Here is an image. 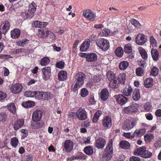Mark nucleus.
Segmentation results:
<instances>
[{"mask_svg":"<svg viewBox=\"0 0 161 161\" xmlns=\"http://www.w3.org/2000/svg\"><path fill=\"white\" fill-rule=\"evenodd\" d=\"M124 50L125 53H130L132 50L131 45L129 43L126 44L124 47Z\"/></svg>","mask_w":161,"mask_h":161,"instance_id":"nucleus-46","label":"nucleus"},{"mask_svg":"<svg viewBox=\"0 0 161 161\" xmlns=\"http://www.w3.org/2000/svg\"><path fill=\"white\" fill-rule=\"evenodd\" d=\"M11 143L12 146L15 148L19 143V141L18 138L16 137L12 138L11 140Z\"/></svg>","mask_w":161,"mask_h":161,"instance_id":"nucleus-47","label":"nucleus"},{"mask_svg":"<svg viewBox=\"0 0 161 161\" xmlns=\"http://www.w3.org/2000/svg\"><path fill=\"white\" fill-rule=\"evenodd\" d=\"M152 155V153L151 152L148 150H145L142 157L145 158H149L151 157Z\"/></svg>","mask_w":161,"mask_h":161,"instance_id":"nucleus-55","label":"nucleus"},{"mask_svg":"<svg viewBox=\"0 0 161 161\" xmlns=\"http://www.w3.org/2000/svg\"><path fill=\"white\" fill-rule=\"evenodd\" d=\"M116 100L118 103L122 105L127 102L128 99L126 97L120 94L117 96Z\"/></svg>","mask_w":161,"mask_h":161,"instance_id":"nucleus-15","label":"nucleus"},{"mask_svg":"<svg viewBox=\"0 0 161 161\" xmlns=\"http://www.w3.org/2000/svg\"><path fill=\"white\" fill-rule=\"evenodd\" d=\"M35 92L27 91L25 92L24 95L27 97H34L35 96Z\"/></svg>","mask_w":161,"mask_h":161,"instance_id":"nucleus-50","label":"nucleus"},{"mask_svg":"<svg viewBox=\"0 0 161 161\" xmlns=\"http://www.w3.org/2000/svg\"><path fill=\"white\" fill-rule=\"evenodd\" d=\"M110 33L109 30L108 29H104L101 30L99 32V35L101 36H106L108 35Z\"/></svg>","mask_w":161,"mask_h":161,"instance_id":"nucleus-44","label":"nucleus"},{"mask_svg":"<svg viewBox=\"0 0 161 161\" xmlns=\"http://www.w3.org/2000/svg\"><path fill=\"white\" fill-rule=\"evenodd\" d=\"M136 73L138 76H142L144 74V71L142 68L139 67L136 69Z\"/></svg>","mask_w":161,"mask_h":161,"instance_id":"nucleus-54","label":"nucleus"},{"mask_svg":"<svg viewBox=\"0 0 161 161\" xmlns=\"http://www.w3.org/2000/svg\"><path fill=\"white\" fill-rule=\"evenodd\" d=\"M109 92L108 90L106 88L103 89L101 92V98L104 101L106 100L108 97Z\"/></svg>","mask_w":161,"mask_h":161,"instance_id":"nucleus-21","label":"nucleus"},{"mask_svg":"<svg viewBox=\"0 0 161 161\" xmlns=\"http://www.w3.org/2000/svg\"><path fill=\"white\" fill-rule=\"evenodd\" d=\"M58 77L60 80L64 81L67 78V73L65 71H61L58 73Z\"/></svg>","mask_w":161,"mask_h":161,"instance_id":"nucleus-25","label":"nucleus"},{"mask_svg":"<svg viewBox=\"0 0 161 161\" xmlns=\"http://www.w3.org/2000/svg\"><path fill=\"white\" fill-rule=\"evenodd\" d=\"M130 161H141V160L138 157L132 156L130 158Z\"/></svg>","mask_w":161,"mask_h":161,"instance_id":"nucleus-64","label":"nucleus"},{"mask_svg":"<svg viewBox=\"0 0 161 161\" xmlns=\"http://www.w3.org/2000/svg\"><path fill=\"white\" fill-rule=\"evenodd\" d=\"M106 143V141L104 139L100 137L96 140L95 145L99 149L102 148L105 146Z\"/></svg>","mask_w":161,"mask_h":161,"instance_id":"nucleus-11","label":"nucleus"},{"mask_svg":"<svg viewBox=\"0 0 161 161\" xmlns=\"http://www.w3.org/2000/svg\"><path fill=\"white\" fill-rule=\"evenodd\" d=\"M20 31L19 29H14L11 31V36L13 38H17L20 36Z\"/></svg>","mask_w":161,"mask_h":161,"instance_id":"nucleus-23","label":"nucleus"},{"mask_svg":"<svg viewBox=\"0 0 161 161\" xmlns=\"http://www.w3.org/2000/svg\"><path fill=\"white\" fill-rule=\"evenodd\" d=\"M88 91L86 88H82L81 90L80 96L82 97H86L88 94Z\"/></svg>","mask_w":161,"mask_h":161,"instance_id":"nucleus-52","label":"nucleus"},{"mask_svg":"<svg viewBox=\"0 0 161 161\" xmlns=\"http://www.w3.org/2000/svg\"><path fill=\"white\" fill-rule=\"evenodd\" d=\"M145 132L146 129H142L139 130H136L134 133L132 137L141 136L143 135Z\"/></svg>","mask_w":161,"mask_h":161,"instance_id":"nucleus-20","label":"nucleus"},{"mask_svg":"<svg viewBox=\"0 0 161 161\" xmlns=\"http://www.w3.org/2000/svg\"><path fill=\"white\" fill-rule=\"evenodd\" d=\"M106 76L109 80L116 79L115 74L111 71H109L107 72Z\"/></svg>","mask_w":161,"mask_h":161,"instance_id":"nucleus-37","label":"nucleus"},{"mask_svg":"<svg viewBox=\"0 0 161 161\" xmlns=\"http://www.w3.org/2000/svg\"><path fill=\"white\" fill-rule=\"evenodd\" d=\"M25 50L24 48H20L17 49H14L12 51V53L14 54H19L21 56L23 55V53H25Z\"/></svg>","mask_w":161,"mask_h":161,"instance_id":"nucleus-45","label":"nucleus"},{"mask_svg":"<svg viewBox=\"0 0 161 161\" xmlns=\"http://www.w3.org/2000/svg\"><path fill=\"white\" fill-rule=\"evenodd\" d=\"M102 78V75H94L91 77V80L94 83L99 82Z\"/></svg>","mask_w":161,"mask_h":161,"instance_id":"nucleus-36","label":"nucleus"},{"mask_svg":"<svg viewBox=\"0 0 161 161\" xmlns=\"http://www.w3.org/2000/svg\"><path fill=\"white\" fill-rule=\"evenodd\" d=\"M90 45V41L89 39H86L82 43L80 47V50L82 51H86L88 49Z\"/></svg>","mask_w":161,"mask_h":161,"instance_id":"nucleus-14","label":"nucleus"},{"mask_svg":"<svg viewBox=\"0 0 161 161\" xmlns=\"http://www.w3.org/2000/svg\"><path fill=\"white\" fill-rule=\"evenodd\" d=\"M37 35L39 37L41 38L46 37L45 31H44L42 30L41 29H39L38 30Z\"/></svg>","mask_w":161,"mask_h":161,"instance_id":"nucleus-58","label":"nucleus"},{"mask_svg":"<svg viewBox=\"0 0 161 161\" xmlns=\"http://www.w3.org/2000/svg\"><path fill=\"white\" fill-rule=\"evenodd\" d=\"M63 147L66 152L70 153L73 148V142L69 139L66 140L64 143Z\"/></svg>","mask_w":161,"mask_h":161,"instance_id":"nucleus-7","label":"nucleus"},{"mask_svg":"<svg viewBox=\"0 0 161 161\" xmlns=\"http://www.w3.org/2000/svg\"><path fill=\"white\" fill-rule=\"evenodd\" d=\"M109 86L112 88H117L119 86V84L117 82V80L116 79L113 80H110L109 83Z\"/></svg>","mask_w":161,"mask_h":161,"instance_id":"nucleus-35","label":"nucleus"},{"mask_svg":"<svg viewBox=\"0 0 161 161\" xmlns=\"http://www.w3.org/2000/svg\"><path fill=\"white\" fill-rule=\"evenodd\" d=\"M97 60V55L94 53H88L86 61L88 62H95Z\"/></svg>","mask_w":161,"mask_h":161,"instance_id":"nucleus-17","label":"nucleus"},{"mask_svg":"<svg viewBox=\"0 0 161 161\" xmlns=\"http://www.w3.org/2000/svg\"><path fill=\"white\" fill-rule=\"evenodd\" d=\"M153 80L151 78H149L146 79L144 82V84L145 87L147 88H149L151 87L153 85Z\"/></svg>","mask_w":161,"mask_h":161,"instance_id":"nucleus-32","label":"nucleus"},{"mask_svg":"<svg viewBox=\"0 0 161 161\" xmlns=\"http://www.w3.org/2000/svg\"><path fill=\"white\" fill-rule=\"evenodd\" d=\"M22 105L25 108H31L35 105V103L32 101H28L23 102Z\"/></svg>","mask_w":161,"mask_h":161,"instance_id":"nucleus-31","label":"nucleus"},{"mask_svg":"<svg viewBox=\"0 0 161 161\" xmlns=\"http://www.w3.org/2000/svg\"><path fill=\"white\" fill-rule=\"evenodd\" d=\"M138 49L142 58L145 59H147V54L145 50L141 47H139Z\"/></svg>","mask_w":161,"mask_h":161,"instance_id":"nucleus-34","label":"nucleus"},{"mask_svg":"<svg viewBox=\"0 0 161 161\" xmlns=\"http://www.w3.org/2000/svg\"><path fill=\"white\" fill-rule=\"evenodd\" d=\"M24 120L23 119H18L15 121L14 123V129L17 130L21 128L24 124Z\"/></svg>","mask_w":161,"mask_h":161,"instance_id":"nucleus-18","label":"nucleus"},{"mask_svg":"<svg viewBox=\"0 0 161 161\" xmlns=\"http://www.w3.org/2000/svg\"><path fill=\"white\" fill-rule=\"evenodd\" d=\"M152 58L154 60L156 61L158 58L159 53L158 50L156 49L152 48L151 51Z\"/></svg>","mask_w":161,"mask_h":161,"instance_id":"nucleus-30","label":"nucleus"},{"mask_svg":"<svg viewBox=\"0 0 161 161\" xmlns=\"http://www.w3.org/2000/svg\"><path fill=\"white\" fill-rule=\"evenodd\" d=\"M34 14L35 13L30 11L28 10L27 12L22 13L21 15L24 19L28 18H31L34 16Z\"/></svg>","mask_w":161,"mask_h":161,"instance_id":"nucleus-27","label":"nucleus"},{"mask_svg":"<svg viewBox=\"0 0 161 161\" xmlns=\"http://www.w3.org/2000/svg\"><path fill=\"white\" fill-rule=\"evenodd\" d=\"M103 125L104 127L110 128L112 125L111 117L109 116H106L103 120Z\"/></svg>","mask_w":161,"mask_h":161,"instance_id":"nucleus-12","label":"nucleus"},{"mask_svg":"<svg viewBox=\"0 0 161 161\" xmlns=\"http://www.w3.org/2000/svg\"><path fill=\"white\" fill-rule=\"evenodd\" d=\"M1 27L3 30V33H5L10 28V23L8 21H5L1 24Z\"/></svg>","mask_w":161,"mask_h":161,"instance_id":"nucleus-19","label":"nucleus"},{"mask_svg":"<svg viewBox=\"0 0 161 161\" xmlns=\"http://www.w3.org/2000/svg\"><path fill=\"white\" fill-rule=\"evenodd\" d=\"M34 97L38 99H42V91H36Z\"/></svg>","mask_w":161,"mask_h":161,"instance_id":"nucleus-59","label":"nucleus"},{"mask_svg":"<svg viewBox=\"0 0 161 161\" xmlns=\"http://www.w3.org/2000/svg\"><path fill=\"white\" fill-rule=\"evenodd\" d=\"M43 115L42 112L40 110H36L33 113L32 119L33 121L36 122L41 120Z\"/></svg>","mask_w":161,"mask_h":161,"instance_id":"nucleus-8","label":"nucleus"},{"mask_svg":"<svg viewBox=\"0 0 161 161\" xmlns=\"http://www.w3.org/2000/svg\"><path fill=\"white\" fill-rule=\"evenodd\" d=\"M158 69L157 68L154 67L151 71V74L153 76H156L158 75Z\"/></svg>","mask_w":161,"mask_h":161,"instance_id":"nucleus-53","label":"nucleus"},{"mask_svg":"<svg viewBox=\"0 0 161 161\" xmlns=\"http://www.w3.org/2000/svg\"><path fill=\"white\" fill-rule=\"evenodd\" d=\"M53 95L50 92H42V100H48L52 98Z\"/></svg>","mask_w":161,"mask_h":161,"instance_id":"nucleus-22","label":"nucleus"},{"mask_svg":"<svg viewBox=\"0 0 161 161\" xmlns=\"http://www.w3.org/2000/svg\"><path fill=\"white\" fill-rule=\"evenodd\" d=\"M73 158L74 159L81 160L84 159V157L83 156V154L82 153H80L79 155L74 156Z\"/></svg>","mask_w":161,"mask_h":161,"instance_id":"nucleus-63","label":"nucleus"},{"mask_svg":"<svg viewBox=\"0 0 161 161\" xmlns=\"http://www.w3.org/2000/svg\"><path fill=\"white\" fill-rule=\"evenodd\" d=\"M102 112L101 111H98L97 112L94 114L93 118L92 121L94 123L97 122L99 117L102 115Z\"/></svg>","mask_w":161,"mask_h":161,"instance_id":"nucleus-43","label":"nucleus"},{"mask_svg":"<svg viewBox=\"0 0 161 161\" xmlns=\"http://www.w3.org/2000/svg\"><path fill=\"white\" fill-rule=\"evenodd\" d=\"M130 22L131 24L137 29H140L142 27V25L139 22L135 19H131L130 20Z\"/></svg>","mask_w":161,"mask_h":161,"instance_id":"nucleus-38","label":"nucleus"},{"mask_svg":"<svg viewBox=\"0 0 161 161\" xmlns=\"http://www.w3.org/2000/svg\"><path fill=\"white\" fill-rule=\"evenodd\" d=\"M150 42L151 45L153 47H157V42L153 36L150 37Z\"/></svg>","mask_w":161,"mask_h":161,"instance_id":"nucleus-51","label":"nucleus"},{"mask_svg":"<svg viewBox=\"0 0 161 161\" xmlns=\"http://www.w3.org/2000/svg\"><path fill=\"white\" fill-rule=\"evenodd\" d=\"M77 118L80 120H84L87 118V113L83 108H80L76 112Z\"/></svg>","mask_w":161,"mask_h":161,"instance_id":"nucleus-6","label":"nucleus"},{"mask_svg":"<svg viewBox=\"0 0 161 161\" xmlns=\"http://www.w3.org/2000/svg\"><path fill=\"white\" fill-rule=\"evenodd\" d=\"M147 40L146 36L143 34H139L136 38V43L139 45H142L144 44Z\"/></svg>","mask_w":161,"mask_h":161,"instance_id":"nucleus-10","label":"nucleus"},{"mask_svg":"<svg viewBox=\"0 0 161 161\" xmlns=\"http://www.w3.org/2000/svg\"><path fill=\"white\" fill-rule=\"evenodd\" d=\"M132 92V89L131 86L129 85L126 86L122 90L123 94L126 96H130Z\"/></svg>","mask_w":161,"mask_h":161,"instance_id":"nucleus-16","label":"nucleus"},{"mask_svg":"<svg viewBox=\"0 0 161 161\" xmlns=\"http://www.w3.org/2000/svg\"><path fill=\"white\" fill-rule=\"evenodd\" d=\"M7 108L11 113H14L16 110V108L15 104L13 103H11L7 106Z\"/></svg>","mask_w":161,"mask_h":161,"instance_id":"nucleus-41","label":"nucleus"},{"mask_svg":"<svg viewBox=\"0 0 161 161\" xmlns=\"http://www.w3.org/2000/svg\"><path fill=\"white\" fill-rule=\"evenodd\" d=\"M7 118L6 113L3 112L0 113V121L3 122L6 120Z\"/></svg>","mask_w":161,"mask_h":161,"instance_id":"nucleus-57","label":"nucleus"},{"mask_svg":"<svg viewBox=\"0 0 161 161\" xmlns=\"http://www.w3.org/2000/svg\"><path fill=\"white\" fill-rule=\"evenodd\" d=\"M43 79L45 80H48L51 75V68L49 67H45L42 69Z\"/></svg>","mask_w":161,"mask_h":161,"instance_id":"nucleus-9","label":"nucleus"},{"mask_svg":"<svg viewBox=\"0 0 161 161\" xmlns=\"http://www.w3.org/2000/svg\"><path fill=\"white\" fill-rule=\"evenodd\" d=\"M29 42V41L27 39H25L22 41H20L17 42V44L21 46H23L24 45L28 43Z\"/></svg>","mask_w":161,"mask_h":161,"instance_id":"nucleus-60","label":"nucleus"},{"mask_svg":"<svg viewBox=\"0 0 161 161\" xmlns=\"http://www.w3.org/2000/svg\"><path fill=\"white\" fill-rule=\"evenodd\" d=\"M136 124V120L134 119H126L123 124L122 128L125 130L128 131L133 128Z\"/></svg>","mask_w":161,"mask_h":161,"instance_id":"nucleus-3","label":"nucleus"},{"mask_svg":"<svg viewBox=\"0 0 161 161\" xmlns=\"http://www.w3.org/2000/svg\"><path fill=\"white\" fill-rule=\"evenodd\" d=\"M64 63L62 61L57 62L56 64V67L58 68L63 69L64 67Z\"/></svg>","mask_w":161,"mask_h":161,"instance_id":"nucleus-61","label":"nucleus"},{"mask_svg":"<svg viewBox=\"0 0 161 161\" xmlns=\"http://www.w3.org/2000/svg\"><path fill=\"white\" fill-rule=\"evenodd\" d=\"M126 75L125 74L123 73L120 74L119 76V83L124 84L126 80Z\"/></svg>","mask_w":161,"mask_h":161,"instance_id":"nucleus-42","label":"nucleus"},{"mask_svg":"<svg viewBox=\"0 0 161 161\" xmlns=\"http://www.w3.org/2000/svg\"><path fill=\"white\" fill-rule=\"evenodd\" d=\"M22 89V85L19 84H17L12 86L10 89L12 92L14 94H17L20 92Z\"/></svg>","mask_w":161,"mask_h":161,"instance_id":"nucleus-13","label":"nucleus"},{"mask_svg":"<svg viewBox=\"0 0 161 161\" xmlns=\"http://www.w3.org/2000/svg\"><path fill=\"white\" fill-rule=\"evenodd\" d=\"M120 147L125 149H128L130 147V144L128 142L122 141L119 143Z\"/></svg>","mask_w":161,"mask_h":161,"instance_id":"nucleus-29","label":"nucleus"},{"mask_svg":"<svg viewBox=\"0 0 161 161\" xmlns=\"http://www.w3.org/2000/svg\"><path fill=\"white\" fill-rule=\"evenodd\" d=\"M152 107V105L149 102L146 103L144 106L145 110L147 111H150Z\"/></svg>","mask_w":161,"mask_h":161,"instance_id":"nucleus-56","label":"nucleus"},{"mask_svg":"<svg viewBox=\"0 0 161 161\" xmlns=\"http://www.w3.org/2000/svg\"><path fill=\"white\" fill-rule=\"evenodd\" d=\"M83 15L87 20L91 21H94L96 17V14L90 9L84 10Z\"/></svg>","mask_w":161,"mask_h":161,"instance_id":"nucleus-5","label":"nucleus"},{"mask_svg":"<svg viewBox=\"0 0 161 161\" xmlns=\"http://www.w3.org/2000/svg\"><path fill=\"white\" fill-rule=\"evenodd\" d=\"M129 65V63L127 61H122L119 64V69L121 70H124L127 68Z\"/></svg>","mask_w":161,"mask_h":161,"instance_id":"nucleus-26","label":"nucleus"},{"mask_svg":"<svg viewBox=\"0 0 161 161\" xmlns=\"http://www.w3.org/2000/svg\"><path fill=\"white\" fill-rule=\"evenodd\" d=\"M115 54L119 58L122 57L123 54V49L121 47H118L115 51Z\"/></svg>","mask_w":161,"mask_h":161,"instance_id":"nucleus-40","label":"nucleus"},{"mask_svg":"<svg viewBox=\"0 0 161 161\" xmlns=\"http://www.w3.org/2000/svg\"><path fill=\"white\" fill-rule=\"evenodd\" d=\"M133 99L135 101L138 100L140 98L139 90V89H136L133 92L132 96Z\"/></svg>","mask_w":161,"mask_h":161,"instance_id":"nucleus-28","label":"nucleus"},{"mask_svg":"<svg viewBox=\"0 0 161 161\" xmlns=\"http://www.w3.org/2000/svg\"><path fill=\"white\" fill-rule=\"evenodd\" d=\"M146 149L145 147H140L135 150L134 154L135 155H139L142 157Z\"/></svg>","mask_w":161,"mask_h":161,"instance_id":"nucleus-24","label":"nucleus"},{"mask_svg":"<svg viewBox=\"0 0 161 161\" xmlns=\"http://www.w3.org/2000/svg\"><path fill=\"white\" fill-rule=\"evenodd\" d=\"M154 145L156 148L160 147H161V140L156 141L154 142Z\"/></svg>","mask_w":161,"mask_h":161,"instance_id":"nucleus-62","label":"nucleus"},{"mask_svg":"<svg viewBox=\"0 0 161 161\" xmlns=\"http://www.w3.org/2000/svg\"><path fill=\"white\" fill-rule=\"evenodd\" d=\"M75 84L74 87L80 88L82 86L84 83V80L86 78V75L82 72L77 73L75 76Z\"/></svg>","mask_w":161,"mask_h":161,"instance_id":"nucleus-2","label":"nucleus"},{"mask_svg":"<svg viewBox=\"0 0 161 161\" xmlns=\"http://www.w3.org/2000/svg\"><path fill=\"white\" fill-rule=\"evenodd\" d=\"M84 151L86 154L90 155L93 153V148L91 146H86L85 147Z\"/></svg>","mask_w":161,"mask_h":161,"instance_id":"nucleus-33","label":"nucleus"},{"mask_svg":"<svg viewBox=\"0 0 161 161\" xmlns=\"http://www.w3.org/2000/svg\"><path fill=\"white\" fill-rule=\"evenodd\" d=\"M96 43L98 47L104 51L108 49L110 46L108 41L103 38H100L97 39Z\"/></svg>","mask_w":161,"mask_h":161,"instance_id":"nucleus-4","label":"nucleus"},{"mask_svg":"<svg viewBox=\"0 0 161 161\" xmlns=\"http://www.w3.org/2000/svg\"><path fill=\"white\" fill-rule=\"evenodd\" d=\"M154 138V136L151 134H148L144 136V140L147 143L151 142Z\"/></svg>","mask_w":161,"mask_h":161,"instance_id":"nucleus-39","label":"nucleus"},{"mask_svg":"<svg viewBox=\"0 0 161 161\" xmlns=\"http://www.w3.org/2000/svg\"><path fill=\"white\" fill-rule=\"evenodd\" d=\"M50 61V59L48 58L45 57L42 59L41 64L42 66H46L49 63Z\"/></svg>","mask_w":161,"mask_h":161,"instance_id":"nucleus-49","label":"nucleus"},{"mask_svg":"<svg viewBox=\"0 0 161 161\" xmlns=\"http://www.w3.org/2000/svg\"><path fill=\"white\" fill-rule=\"evenodd\" d=\"M36 5L35 3L33 2L29 6V11L35 13L36 9Z\"/></svg>","mask_w":161,"mask_h":161,"instance_id":"nucleus-48","label":"nucleus"},{"mask_svg":"<svg viewBox=\"0 0 161 161\" xmlns=\"http://www.w3.org/2000/svg\"><path fill=\"white\" fill-rule=\"evenodd\" d=\"M113 143L112 139H110L103 153V157L104 161L109 160L112 157L113 154Z\"/></svg>","mask_w":161,"mask_h":161,"instance_id":"nucleus-1","label":"nucleus"}]
</instances>
